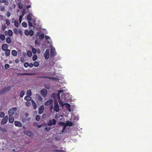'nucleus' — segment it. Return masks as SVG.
I'll list each match as a JSON object with an SVG mask.
<instances>
[{
    "mask_svg": "<svg viewBox=\"0 0 152 152\" xmlns=\"http://www.w3.org/2000/svg\"><path fill=\"white\" fill-rule=\"evenodd\" d=\"M17 110V108L16 107H14L10 109L8 112L9 115H13Z\"/></svg>",
    "mask_w": 152,
    "mask_h": 152,
    "instance_id": "f257e3e1",
    "label": "nucleus"
},
{
    "mask_svg": "<svg viewBox=\"0 0 152 152\" xmlns=\"http://www.w3.org/2000/svg\"><path fill=\"white\" fill-rule=\"evenodd\" d=\"M54 110L56 112H58L59 111V106L57 102H55L54 103Z\"/></svg>",
    "mask_w": 152,
    "mask_h": 152,
    "instance_id": "f03ea898",
    "label": "nucleus"
},
{
    "mask_svg": "<svg viewBox=\"0 0 152 152\" xmlns=\"http://www.w3.org/2000/svg\"><path fill=\"white\" fill-rule=\"evenodd\" d=\"M8 120V117L7 115H6L2 119L1 122V124L2 125L5 124L7 122Z\"/></svg>",
    "mask_w": 152,
    "mask_h": 152,
    "instance_id": "7ed1b4c3",
    "label": "nucleus"
},
{
    "mask_svg": "<svg viewBox=\"0 0 152 152\" xmlns=\"http://www.w3.org/2000/svg\"><path fill=\"white\" fill-rule=\"evenodd\" d=\"M56 123V121L55 119H53L52 120H50L48 123V126H51L52 125L55 124Z\"/></svg>",
    "mask_w": 152,
    "mask_h": 152,
    "instance_id": "20e7f679",
    "label": "nucleus"
},
{
    "mask_svg": "<svg viewBox=\"0 0 152 152\" xmlns=\"http://www.w3.org/2000/svg\"><path fill=\"white\" fill-rule=\"evenodd\" d=\"M56 54L55 49L54 48H51L50 53V56L53 57L56 55Z\"/></svg>",
    "mask_w": 152,
    "mask_h": 152,
    "instance_id": "39448f33",
    "label": "nucleus"
},
{
    "mask_svg": "<svg viewBox=\"0 0 152 152\" xmlns=\"http://www.w3.org/2000/svg\"><path fill=\"white\" fill-rule=\"evenodd\" d=\"M44 56L45 58L46 59H48L49 58L50 54L49 51L48 49L46 50Z\"/></svg>",
    "mask_w": 152,
    "mask_h": 152,
    "instance_id": "423d86ee",
    "label": "nucleus"
},
{
    "mask_svg": "<svg viewBox=\"0 0 152 152\" xmlns=\"http://www.w3.org/2000/svg\"><path fill=\"white\" fill-rule=\"evenodd\" d=\"M41 93L44 97H45L47 94V90L46 89H42L41 91Z\"/></svg>",
    "mask_w": 152,
    "mask_h": 152,
    "instance_id": "0eeeda50",
    "label": "nucleus"
},
{
    "mask_svg": "<svg viewBox=\"0 0 152 152\" xmlns=\"http://www.w3.org/2000/svg\"><path fill=\"white\" fill-rule=\"evenodd\" d=\"M44 110V106L43 105H41L39 108V114H42Z\"/></svg>",
    "mask_w": 152,
    "mask_h": 152,
    "instance_id": "6e6552de",
    "label": "nucleus"
},
{
    "mask_svg": "<svg viewBox=\"0 0 152 152\" xmlns=\"http://www.w3.org/2000/svg\"><path fill=\"white\" fill-rule=\"evenodd\" d=\"M53 101L51 99H50L46 102L44 104L46 106H49L52 104Z\"/></svg>",
    "mask_w": 152,
    "mask_h": 152,
    "instance_id": "1a4fd4ad",
    "label": "nucleus"
},
{
    "mask_svg": "<svg viewBox=\"0 0 152 152\" xmlns=\"http://www.w3.org/2000/svg\"><path fill=\"white\" fill-rule=\"evenodd\" d=\"M15 125L16 126L21 127L22 126V124L20 122L17 121H15Z\"/></svg>",
    "mask_w": 152,
    "mask_h": 152,
    "instance_id": "9d476101",
    "label": "nucleus"
},
{
    "mask_svg": "<svg viewBox=\"0 0 152 152\" xmlns=\"http://www.w3.org/2000/svg\"><path fill=\"white\" fill-rule=\"evenodd\" d=\"M8 45L7 44H4L2 45L1 47L2 50L3 51H5L8 49Z\"/></svg>",
    "mask_w": 152,
    "mask_h": 152,
    "instance_id": "9b49d317",
    "label": "nucleus"
},
{
    "mask_svg": "<svg viewBox=\"0 0 152 152\" xmlns=\"http://www.w3.org/2000/svg\"><path fill=\"white\" fill-rule=\"evenodd\" d=\"M14 118L12 115H9V121L10 123H12L14 121Z\"/></svg>",
    "mask_w": 152,
    "mask_h": 152,
    "instance_id": "f8f14e48",
    "label": "nucleus"
},
{
    "mask_svg": "<svg viewBox=\"0 0 152 152\" xmlns=\"http://www.w3.org/2000/svg\"><path fill=\"white\" fill-rule=\"evenodd\" d=\"M64 124L66 125V126H71L73 125V123L72 122L69 121H67L65 123H63Z\"/></svg>",
    "mask_w": 152,
    "mask_h": 152,
    "instance_id": "ddd939ff",
    "label": "nucleus"
},
{
    "mask_svg": "<svg viewBox=\"0 0 152 152\" xmlns=\"http://www.w3.org/2000/svg\"><path fill=\"white\" fill-rule=\"evenodd\" d=\"M39 34V32H38L37 33V35L39 36V38L40 39V40H42L44 38V34H42L40 35Z\"/></svg>",
    "mask_w": 152,
    "mask_h": 152,
    "instance_id": "4468645a",
    "label": "nucleus"
},
{
    "mask_svg": "<svg viewBox=\"0 0 152 152\" xmlns=\"http://www.w3.org/2000/svg\"><path fill=\"white\" fill-rule=\"evenodd\" d=\"M4 51L5 52V56H9L10 54V50L9 49H7L6 50Z\"/></svg>",
    "mask_w": 152,
    "mask_h": 152,
    "instance_id": "2eb2a0df",
    "label": "nucleus"
},
{
    "mask_svg": "<svg viewBox=\"0 0 152 152\" xmlns=\"http://www.w3.org/2000/svg\"><path fill=\"white\" fill-rule=\"evenodd\" d=\"M11 88V87L10 86H8L7 87L4 88L3 89V90L5 92H7V91L10 90Z\"/></svg>",
    "mask_w": 152,
    "mask_h": 152,
    "instance_id": "dca6fc26",
    "label": "nucleus"
},
{
    "mask_svg": "<svg viewBox=\"0 0 152 152\" xmlns=\"http://www.w3.org/2000/svg\"><path fill=\"white\" fill-rule=\"evenodd\" d=\"M5 37L4 34H0V39H1L2 41H3L5 40Z\"/></svg>",
    "mask_w": 152,
    "mask_h": 152,
    "instance_id": "f3484780",
    "label": "nucleus"
},
{
    "mask_svg": "<svg viewBox=\"0 0 152 152\" xmlns=\"http://www.w3.org/2000/svg\"><path fill=\"white\" fill-rule=\"evenodd\" d=\"M31 102L34 109H36L37 107V105L34 101V100H31Z\"/></svg>",
    "mask_w": 152,
    "mask_h": 152,
    "instance_id": "a211bd4d",
    "label": "nucleus"
},
{
    "mask_svg": "<svg viewBox=\"0 0 152 152\" xmlns=\"http://www.w3.org/2000/svg\"><path fill=\"white\" fill-rule=\"evenodd\" d=\"M24 99L26 101H30L31 100V98L30 97V96H26L25 97Z\"/></svg>",
    "mask_w": 152,
    "mask_h": 152,
    "instance_id": "6ab92c4d",
    "label": "nucleus"
},
{
    "mask_svg": "<svg viewBox=\"0 0 152 152\" xmlns=\"http://www.w3.org/2000/svg\"><path fill=\"white\" fill-rule=\"evenodd\" d=\"M65 105H66V107H67L68 110L69 112H71L70 104L67 103H65Z\"/></svg>",
    "mask_w": 152,
    "mask_h": 152,
    "instance_id": "aec40b11",
    "label": "nucleus"
},
{
    "mask_svg": "<svg viewBox=\"0 0 152 152\" xmlns=\"http://www.w3.org/2000/svg\"><path fill=\"white\" fill-rule=\"evenodd\" d=\"M11 53L14 56H16L17 55V52L15 50H12Z\"/></svg>",
    "mask_w": 152,
    "mask_h": 152,
    "instance_id": "412c9836",
    "label": "nucleus"
},
{
    "mask_svg": "<svg viewBox=\"0 0 152 152\" xmlns=\"http://www.w3.org/2000/svg\"><path fill=\"white\" fill-rule=\"evenodd\" d=\"M8 36L9 37H11L13 35V31H12L10 29L8 31Z\"/></svg>",
    "mask_w": 152,
    "mask_h": 152,
    "instance_id": "4be33fe9",
    "label": "nucleus"
},
{
    "mask_svg": "<svg viewBox=\"0 0 152 152\" xmlns=\"http://www.w3.org/2000/svg\"><path fill=\"white\" fill-rule=\"evenodd\" d=\"M6 42L8 43H10L11 42V38L10 37H7L6 39Z\"/></svg>",
    "mask_w": 152,
    "mask_h": 152,
    "instance_id": "5701e85b",
    "label": "nucleus"
},
{
    "mask_svg": "<svg viewBox=\"0 0 152 152\" xmlns=\"http://www.w3.org/2000/svg\"><path fill=\"white\" fill-rule=\"evenodd\" d=\"M27 135L29 136H31L33 135V134L30 131H28L26 133Z\"/></svg>",
    "mask_w": 152,
    "mask_h": 152,
    "instance_id": "b1692460",
    "label": "nucleus"
},
{
    "mask_svg": "<svg viewBox=\"0 0 152 152\" xmlns=\"http://www.w3.org/2000/svg\"><path fill=\"white\" fill-rule=\"evenodd\" d=\"M58 102L61 106V105L62 106H64L65 105V103H64L63 102L61 101L60 100H58Z\"/></svg>",
    "mask_w": 152,
    "mask_h": 152,
    "instance_id": "393cba45",
    "label": "nucleus"
},
{
    "mask_svg": "<svg viewBox=\"0 0 152 152\" xmlns=\"http://www.w3.org/2000/svg\"><path fill=\"white\" fill-rule=\"evenodd\" d=\"M25 92L23 90H22L20 93V97L21 98L23 97L24 94Z\"/></svg>",
    "mask_w": 152,
    "mask_h": 152,
    "instance_id": "a878e982",
    "label": "nucleus"
},
{
    "mask_svg": "<svg viewBox=\"0 0 152 152\" xmlns=\"http://www.w3.org/2000/svg\"><path fill=\"white\" fill-rule=\"evenodd\" d=\"M27 55L29 57H31L32 56L31 52L30 50H28L27 52Z\"/></svg>",
    "mask_w": 152,
    "mask_h": 152,
    "instance_id": "bb28decb",
    "label": "nucleus"
},
{
    "mask_svg": "<svg viewBox=\"0 0 152 152\" xmlns=\"http://www.w3.org/2000/svg\"><path fill=\"white\" fill-rule=\"evenodd\" d=\"M26 94L28 96H31L32 94L31 90H28L27 91Z\"/></svg>",
    "mask_w": 152,
    "mask_h": 152,
    "instance_id": "cd10ccee",
    "label": "nucleus"
},
{
    "mask_svg": "<svg viewBox=\"0 0 152 152\" xmlns=\"http://www.w3.org/2000/svg\"><path fill=\"white\" fill-rule=\"evenodd\" d=\"M31 51L34 54H35L36 53L37 50L35 48H32L31 49Z\"/></svg>",
    "mask_w": 152,
    "mask_h": 152,
    "instance_id": "c85d7f7f",
    "label": "nucleus"
},
{
    "mask_svg": "<svg viewBox=\"0 0 152 152\" xmlns=\"http://www.w3.org/2000/svg\"><path fill=\"white\" fill-rule=\"evenodd\" d=\"M44 86L46 88L49 89L50 88V86L49 85L47 84H45L44 85Z\"/></svg>",
    "mask_w": 152,
    "mask_h": 152,
    "instance_id": "c756f323",
    "label": "nucleus"
},
{
    "mask_svg": "<svg viewBox=\"0 0 152 152\" xmlns=\"http://www.w3.org/2000/svg\"><path fill=\"white\" fill-rule=\"evenodd\" d=\"M22 25L24 27L26 28L27 27V24L25 22H23L22 23Z\"/></svg>",
    "mask_w": 152,
    "mask_h": 152,
    "instance_id": "7c9ffc66",
    "label": "nucleus"
},
{
    "mask_svg": "<svg viewBox=\"0 0 152 152\" xmlns=\"http://www.w3.org/2000/svg\"><path fill=\"white\" fill-rule=\"evenodd\" d=\"M37 56L36 55H34L33 56L32 59L33 61H34L37 60Z\"/></svg>",
    "mask_w": 152,
    "mask_h": 152,
    "instance_id": "2f4dec72",
    "label": "nucleus"
},
{
    "mask_svg": "<svg viewBox=\"0 0 152 152\" xmlns=\"http://www.w3.org/2000/svg\"><path fill=\"white\" fill-rule=\"evenodd\" d=\"M34 65L35 67H37L39 65V63L37 61H35L34 64Z\"/></svg>",
    "mask_w": 152,
    "mask_h": 152,
    "instance_id": "473e14b6",
    "label": "nucleus"
},
{
    "mask_svg": "<svg viewBox=\"0 0 152 152\" xmlns=\"http://www.w3.org/2000/svg\"><path fill=\"white\" fill-rule=\"evenodd\" d=\"M31 15L28 14L27 16V19L29 21H30L31 20Z\"/></svg>",
    "mask_w": 152,
    "mask_h": 152,
    "instance_id": "72a5a7b5",
    "label": "nucleus"
},
{
    "mask_svg": "<svg viewBox=\"0 0 152 152\" xmlns=\"http://www.w3.org/2000/svg\"><path fill=\"white\" fill-rule=\"evenodd\" d=\"M29 35L31 36H32L34 34V31H33L32 30H30L29 31Z\"/></svg>",
    "mask_w": 152,
    "mask_h": 152,
    "instance_id": "f704fd0d",
    "label": "nucleus"
},
{
    "mask_svg": "<svg viewBox=\"0 0 152 152\" xmlns=\"http://www.w3.org/2000/svg\"><path fill=\"white\" fill-rule=\"evenodd\" d=\"M24 34L26 36H28L29 34V32L27 30H26L24 31Z\"/></svg>",
    "mask_w": 152,
    "mask_h": 152,
    "instance_id": "c9c22d12",
    "label": "nucleus"
},
{
    "mask_svg": "<svg viewBox=\"0 0 152 152\" xmlns=\"http://www.w3.org/2000/svg\"><path fill=\"white\" fill-rule=\"evenodd\" d=\"M32 74L31 73H21L20 74V75H31Z\"/></svg>",
    "mask_w": 152,
    "mask_h": 152,
    "instance_id": "e433bc0d",
    "label": "nucleus"
},
{
    "mask_svg": "<svg viewBox=\"0 0 152 152\" xmlns=\"http://www.w3.org/2000/svg\"><path fill=\"white\" fill-rule=\"evenodd\" d=\"M36 119L37 121H39L40 120V117L39 115H37L36 116Z\"/></svg>",
    "mask_w": 152,
    "mask_h": 152,
    "instance_id": "4c0bfd02",
    "label": "nucleus"
},
{
    "mask_svg": "<svg viewBox=\"0 0 152 152\" xmlns=\"http://www.w3.org/2000/svg\"><path fill=\"white\" fill-rule=\"evenodd\" d=\"M26 105L27 107H29L31 105V104L30 102L27 101L26 103Z\"/></svg>",
    "mask_w": 152,
    "mask_h": 152,
    "instance_id": "58836bf2",
    "label": "nucleus"
},
{
    "mask_svg": "<svg viewBox=\"0 0 152 152\" xmlns=\"http://www.w3.org/2000/svg\"><path fill=\"white\" fill-rule=\"evenodd\" d=\"M50 96L52 98H55L56 97V94L53 93L51 94Z\"/></svg>",
    "mask_w": 152,
    "mask_h": 152,
    "instance_id": "ea45409f",
    "label": "nucleus"
},
{
    "mask_svg": "<svg viewBox=\"0 0 152 152\" xmlns=\"http://www.w3.org/2000/svg\"><path fill=\"white\" fill-rule=\"evenodd\" d=\"M5 114L3 112H1L0 113V117L3 118Z\"/></svg>",
    "mask_w": 152,
    "mask_h": 152,
    "instance_id": "a19ab883",
    "label": "nucleus"
},
{
    "mask_svg": "<svg viewBox=\"0 0 152 152\" xmlns=\"http://www.w3.org/2000/svg\"><path fill=\"white\" fill-rule=\"evenodd\" d=\"M13 31L14 32V33L15 34H18V30L17 29V28H15L13 29Z\"/></svg>",
    "mask_w": 152,
    "mask_h": 152,
    "instance_id": "79ce46f5",
    "label": "nucleus"
},
{
    "mask_svg": "<svg viewBox=\"0 0 152 152\" xmlns=\"http://www.w3.org/2000/svg\"><path fill=\"white\" fill-rule=\"evenodd\" d=\"M0 10L2 12H3L5 10V7L4 6L1 7H0Z\"/></svg>",
    "mask_w": 152,
    "mask_h": 152,
    "instance_id": "37998d69",
    "label": "nucleus"
},
{
    "mask_svg": "<svg viewBox=\"0 0 152 152\" xmlns=\"http://www.w3.org/2000/svg\"><path fill=\"white\" fill-rule=\"evenodd\" d=\"M51 128L50 127H46L45 128V130L47 132H49L51 129Z\"/></svg>",
    "mask_w": 152,
    "mask_h": 152,
    "instance_id": "c03bdc74",
    "label": "nucleus"
},
{
    "mask_svg": "<svg viewBox=\"0 0 152 152\" xmlns=\"http://www.w3.org/2000/svg\"><path fill=\"white\" fill-rule=\"evenodd\" d=\"M10 67L9 64H5L4 65V68L5 69L9 68Z\"/></svg>",
    "mask_w": 152,
    "mask_h": 152,
    "instance_id": "a18cd8bd",
    "label": "nucleus"
},
{
    "mask_svg": "<svg viewBox=\"0 0 152 152\" xmlns=\"http://www.w3.org/2000/svg\"><path fill=\"white\" fill-rule=\"evenodd\" d=\"M29 65L28 63V62H26L25 63L24 65V66L26 68L28 67V66Z\"/></svg>",
    "mask_w": 152,
    "mask_h": 152,
    "instance_id": "49530a36",
    "label": "nucleus"
},
{
    "mask_svg": "<svg viewBox=\"0 0 152 152\" xmlns=\"http://www.w3.org/2000/svg\"><path fill=\"white\" fill-rule=\"evenodd\" d=\"M6 24L7 25H10V21H9V20H8V19H6Z\"/></svg>",
    "mask_w": 152,
    "mask_h": 152,
    "instance_id": "de8ad7c7",
    "label": "nucleus"
},
{
    "mask_svg": "<svg viewBox=\"0 0 152 152\" xmlns=\"http://www.w3.org/2000/svg\"><path fill=\"white\" fill-rule=\"evenodd\" d=\"M18 5L19 7V8L20 9H21L23 8V5L21 4L18 3Z\"/></svg>",
    "mask_w": 152,
    "mask_h": 152,
    "instance_id": "09e8293b",
    "label": "nucleus"
},
{
    "mask_svg": "<svg viewBox=\"0 0 152 152\" xmlns=\"http://www.w3.org/2000/svg\"><path fill=\"white\" fill-rule=\"evenodd\" d=\"M2 30L3 31H4L6 28V26L4 25H2Z\"/></svg>",
    "mask_w": 152,
    "mask_h": 152,
    "instance_id": "8fccbe9b",
    "label": "nucleus"
},
{
    "mask_svg": "<svg viewBox=\"0 0 152 152\" xmlns=\"http://www.w3.org/2000/svg\"><path fill=\"white\" fill-rule=\"evenodd\" d=\"M55 151L56 152H63L65 151L64 150H60L58 149H56L55 150Z\"/></svg>",
    "mask_w": 152,
    "mask_h": 152,
    "instance_id": "3c124183",
    "label": "nucleus"
},
{
    "mask_svg": "<svg viewBox=\"0 0 152 152\" xmlns=\"http://www.w3.org/2000/svg\"><path fill=\"white\" fill-rule=\"evenodd\" d=\"M28 24L29 26L30 27H31L33 26L31 22L30 21H28Z\"/></svg>",
    "mask_w": 152,
    "mask_h": 152,
    "instance_id": "603ef678",
    "label": "nucleus"
},
{
    "mask_svg": "<svg viewBox=\"0 0 152 152\" xmlns=\"http://www.w3.org/2000/svg\"><path fill=\"white\" fill-rule=\"evenodd\" d=\"M14 25L15 26L17 27H18L19 26V23L18 21H16L15 23H14Z\"/></svg>",
    "mask_w": 152,
    "mask_h": 152,
    "instance_id": "864d4df0",
    "label": "nucleus"
},
{
    "mask_svg": "<svg viewBox=\"0 0 152 152\" xmlns=\"http://www.w3.org/2000/svg\"><path fill=\"white\" fill-rule=\"evenodd\" d=\"M23 16L22 15H21L20 16L19 18V20L20 23H21L22 21V18Z\"/></svg>",
    "mask_w": 152,
    "mask_h": 152,
    "instance_id": "5fc2aeb1",
    "label": "nucleus"
},
{
    "mask_svg": "<svg viewBox=\"0 0 152 152\" xmlns=\"http://www.w3.org/2000/svg\"><path fill=\"white\" fill-rule=\"evenodd\" d=\"M38 99L40 101H42V97L40 96H39L38 97Z\"/></svg>",
    "mask_w": 152,
    "mask_h": 152,
    "instance_id": "6e6d98bb",
    "label": "nucleus"
},
{
    "mask_svg": "<svg viewBox=\"0 0 152 152\" xmlns=\"http://www.w3.org/2000/svg\"><path fill=\"white\" fill-rule=\"evenodd\" d=\"M16 21L15 20V18H12V23H15Z\"/></svg>",
    "mask_w": 152,
    "mask_h": 152,
    "instance_id": "4d7b16f0",
    "label": "nucleus"
},
{
    "mask_svg": "<svg viewBox=\"0 0 152 152\" xmlns=\"http://www.w3.org/2000/svg\"><path fill=\"white\" fill-rule=\"evenodd\" d=\"M56 97H57L58 98V100H60V96L59 94H58L56 95Z\"/></svg>",
    "mask_w": 152,
    "mask_h": 152,
    "instance_id": "13d9d810",
    "label": "nucleus"
},
{
    "mask_svg": "<svg viewBox=\"0 0 152 152\" xmlns=\"http://www.w3.org/2000/svg\"><path fill=\"white\" fill-rule=\"evenodd\" d=\"M7 16L8 17H9L11 15V13L10 12H8L7 14Z\"/></svg>",
    "mask_w": 152,
    "mask_h": 152,
    "instance_id": "bf43d9fd",
    "label": "nucleus"
},
{
    "mask_svg": "<svg viewBox=\"0 0 152 152\" xmlns=\"http://www.w3.org/2000/svg\"><path fill=\"white\" fill-rule=\"evenodd\" d=\"M45 39L46 40H48V39H50V37L49 36H47V35H46L45 36Z\"/></svg>",
    "mask_w": 152,
    "mask_h": 152,
    "instance_id": "052dcab7",
    "label": "nucleus"
},
{
    "mask_svg": "<svg viewBox=\"0 0 152 152\" xmlns=\"http://www.w3.org/2000/svg\"><path fill=\"white\" fill-rule=\"evenodd\" d=\"M4 34L5 35H6V36H7V35H8V31H4Z\"/></svg>",
    "mask_w": 152,
    "mask_h": 152,
    "instance_id": "680f3d73",
    "label": "nucleus"
},
{
    "mask_svg": "<svg viewBox=\"0 0 152 152\" xmlns=\"http://www.w3.org/2000/svg\"><path fill=\"white\" fill-rule=\"evenodd\" d=\"M18 32L21 35L22 34V31L21 29H19L18 30Z\"/></svg>",
    "mask_w": 152,
    "mask_h": 152,
    "instance_id": "e2e57ef3",
    "label": "nucleus"
},
{
    "mask_svg": "<svg viewBox=\"0 0 152 152\" xmlns=\"http://www.w3.org/2000/svg\"><path fill=\"white\" fill-rule=\"evenodd\" d=\"M29 66L30 67H33V66L34 65V64H33L32 63H30L29 64Z\"/></svg>",
    "mask_w": 152,
    "mask_h": 152,
    "instance_id": "0e129e2a",
    "label": "nucleus"
},
{
    "mask_svg": "<svg viewBox=\"0 0 152 152\" xmlns=\"http://www.w3.org/2000/svg\"><path fill=\"white\" fill-rule=\"evenodd\" d=\"M15 62L16 63H19V59H16L15 60Z\"/></svg>",
    "mask_w": 152,
    "mask_h": 152,
    "instance_id": "69168bd1",
    "label": "nucleus"
},
{
    "mask_svg": "<svg viewBox=\"0 0 152 152\" xmlns=\"http://www.w3.org/2000/svg\"><path fill=\"white\" fill-rule=\"evenodd\" d=\"M5 2V0H0V2L1 3H3Z\"/></svg>",
    "mask_w": 152,
    "mask_h": 152,
    "instance_id": "338daca9",
    "label": "nucleus"
},
{
    "mask_svg": "<svg viewBox=\"0 0 152 152\" xmlns=\"http://www.w3.org/2000/svg\"><path fill=\"white\" fill-rule=\"evenodd\" d=\"M4 3H5V4L7 5L8 4V1H7L5 0V2H4Z\"/></svg>",
    "mask_w": 152,
    "mask_h": 152,
    "instance_id": "774afa93",
    "label": "nucleus"
}]
</instances>
